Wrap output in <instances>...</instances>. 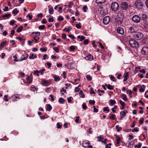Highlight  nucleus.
Listing matches in <instances>:
<instances>
[{
	"mask_svg": "<svg viewBox=\"0 0 148 148\" xmlns=\"http://www.w3.org/2000/svg\"><path fill=\"white\" fill-rule=\"evenodd\" d=\"M135 5L136 8L139 10L142 9L144 5L142 1L141 0H137L136 1Z\"/></svg>",
	"mask_w": 148,
	"mask_h": 148,
	"instance_id": "f257e3e1",
	"label": "nucleus"
},
{
	"mask_svg": "<svg viewBox=\"0 0 148 148\" xmlns=\"http://www.w3.org/2000/svg\"><path fill=\"white\" fill-rule=\"evenodd\" d=\"M124 14L122 13H119L117 16V21L119 24H121L123 22Z\"/></svg>",
	"mask_w": 148,
	"mask_h": 148,
	"instance_id": "f03ea898",
	"label": "nucleus"
},
{
	"mask_svg": "<svg viewBox=\"0 0 148 148\" xmlns=\"http://www.w3.org/2000/svg\"><path fill=\"white\" fill-rule=\"evenodd\" d=\"M143 34L139 32H136L134 34L133 36L136 40H140L143 37Z\"/></svg>",
	"mask_w": 148,
	"mask_h": 148,
	"instance_id": "7ed1b4c3",
	"label": "nucleus"
},
{
	"mask_svg": "<svg viewBox=\"0 0 148 148\" xmlns=\"http://www.w3.org/2000/svg\"><path fill=\"white\" fill-rule=\"evenodd\" d=\"M129 43L131 47L137 48L138 47V43L134 39H130L129 41Z\"/></svg>",
	"mask_w": 148,
	"mask_h": 148,
	"instance_id": "20e7f679",
	"label": "nucleus"
},
{
	"mask_svg": "<svg viewBox=\"0 0 148 148\" xmlns=\"http://www.w3.org/2000/svg\"><path fill=\"white\" fill-rule=\"evenodd\" d=\"M132 19L134 23H138L140 22L141 19L139 16L136 15L133 16Z\"/></svg>",
	"mask_w": 148,
	"mask_h": 148,
	"instance_id": "39448f33",
	"label": "nucleus"
},
{
	"mask_svg": "<svg viewBox=\"0 0 148 148\" xmlns=\"http://www.w3.org/2000/svg\"><path fill=\"white\" fill-rule=\"evenodd\" d=\"M119 8V4L117 2H113L111 5L112 10L114 11H117Z\"/></svg>",
	"mask_w": 148,
	"mask_h": 148,
	"instance_id": "423d86ee",
	"label": "nucleus"
},
{
	"mask_svg": "<svg viewBox=\"0 0 148 148\" xmlns=\"http://www.w3.org/2000/svg\"><path fill=\"white\" fill-rule=\"evenodd\" d=\"M41 84L43 86H47L50 84L51 81L50 80H46L44 79H42Z\"/></svg>",
	"mask_w": 148,
	"mask_h": 148,
	"instance_id": "0eeeda50",
	"label": "nucleus"
},
{
	"mask_svg": "<svg viewBox=\"0 0 148 148\" xmlns=\"http://www.w3.org/2000/svg\"><path fill=\"white\" fill-rule=\"evenodd\" d=\"M128 112L126 110L120 112V119L121 120H122L124 117L126 116V114Z\"/></svg>",
	"mask_w": 148,
	"mask_h": 148,
	"instance_id": "6e6552de",
	"label": "nucleus"
},
{
	"mask_svg": "<svg viewBox=\"0 0 148 148\" xmlns=\"http://www.w3.org/2000/svg\"><path fill=\"white\" fill-rule=\"evenodd\" d=\"M141 52L144 55L148 54V47H144L142 49Z\"/></svg>",
	"mask_w": 148,
	"mask_h": 148,
	"instance_id": "1a4fd4ad",
	"label": "nucleus"
},
{
	"mask_svg": "<svg viewBox=\"0 0 148 148\" xmlns=\"http://www.w3.org/2000/svg\"><path fill=\"white\" fill-rule=\"evenodd\" d=\"M110 18L109 16H107L105 17L103 20V23L105 25L108 24L110 22Z\"/></svg>",
	"mask_w": 148,
	"mask_h": 148,
	"instance_id": "9d476101",
	"label": "nucleus"
},
{
	"mask_svg": "<svg viewBox=\"0 0 148 148\" xmlns=\"http://www.w3.org/2000/svg\"><path fill=\"white\" fill-rule=\"evenodd\" d=\"M121 8L123 10H126L128 8V5L126 2H123L122 3Z\"/></svg>",
	"mask_w": 148,
	"mask_h": 148,
	"instance_id": "9b49d317",
	"label": "nucleus"
},
{
	"mask_svg": "<svg viewBox=\"0 0 148 148\" xmlns=\"http://www.w3.org/2000/svg\"><path fill=\"white\" fill-rule=\"evenodd\" d=\"M27 82L28 83V84H27V86L29 85V84L31 83L32 82V75H27Z\"/></svg>",
	"mask_w": 148,
	"mask_h": 148,
	"instance_id": "f8f14e48",
	"label": "nucleus"
},
{
	"mask_svg": "<svg viewBox=\"0 0 148 148\" xmlns=\"http://www.w3.org/2000/svg\"><path fill=\"white\" fill-rule=\"evenodd\" d=\"M135 27L134 26H130L128 28L129 31L131 33H135L136 32V31L135 28Z\"/></svg>",
	"mask_w": 148,
	"mask_h": 148,
	"instance_id": "ddd939ff",
	"label": "nucleus"
},
{
	"mask_svg": "<svg viewBox=\"0 0 148 148\" xmlns=\"http://www.w3.org/2000/svg\"><path fill=\"white\" fill-rule=\"evenodd\" d=\"M117 33L121 35H123L124 33L123 29L121 27H119L117 29Z\"/></svg>",
	"mask_w": 148,
	"mask_h": 148,
	"instance_id": "4468645a",
	"label": "nucleus"
},
{
	"mask_svg": "<svg viewBox=\"0 0 148 148\" xmlns=\"http://www.w3.org/2000/svg\"><path fill=\"white\" fill-rule=\"evenodd\" d=\"M142 20L145 21V22L147 21V19L148 18V16L145 14H142Z\"/></svg>",
	"mask_w": 148,
	"mask_h": 148,
	"instance_id": "2eb2a0df",
	"label": "nucleus"
},
{
	"mask_svg": "<svg viewBox=\"0 0 148 148\" xmlns=\"http://www.w3.org/2000/svg\"><path fill=\"white\" fill-rule=\"evenodd\" d=\"M93 56L90 54H89L88 56L85 57L86 60L89 61H91L93 59Z\"/></svg>",
	"mask_w": 148,
	"mask_h": 148,
	"instance_id": "dca6fc26",
	"label": "nucleus"
},
{
	"mask_svg": "<svg viewBox=\"0 0 148 148\" xmlns=\"http://www.w3.org/2000/svg\"><path fill=\"white\" fill-rule=\"evenodd\" d=\"M45 71V69H43L41 70H40V71H38V70L34 71V74H38V73H40L42 74L43 71Z\"/></svg>",
	"mask_w": 148,
	"mask_h": 148,
	"instance_id": "f3484780",
	"label": "nucleus"
},
{
	"mask_svg": "<svg viewBox=\"0 0 148 148\" xmlns=\"http://www.w3.org/2000/svg\"><path fill=\"white\" fill-rule=\"evenodd\" d=\"M48 7L49 8V13L50 14H53V7L50 5H49Z\"/></svg>",
	"mask_w": 148,
	"mask_h": 148,
	"instance_id": "a211bd4d",
	"label": "nucleus"
},
{
	"mask_svg": "<svg viewBox=\"0 0 148 148\" xmlns=\"http://www.w3.org/2000/svg\"><path fill=\"white\" fill-rule=\"evenodd\" d=\"M18 95L17 94H15L12 95L11 97V98H12V100L13 101H16V99L18 98Z\"/></svg>",
	"mask_w": 148,
	"mask_h": 148,
	"instance_id": "6ab92c4d",
	"label": "nucleus"
},
{
	"mask_svg": "<svg viewBox=\"0 0 148 148\" xmlns=\"http://www.w3.org/2000/svg\"><path fill=\"white\" fill-rule=\"evenodd\" d=\"M24 57L23 58L21 57V58L19 60H21V61H22L23 60H25L28 57V54H26L24 55Z\"/></svg>",
	"mask_w": 148,
	"mask_h": 148,
	"instance_id": "aec40b11",
	"label": "nucleus"
},
{
	"mask_svg": "<svg viewBox=\"0 0 148 148\" xmlns=\"http://www.w3.org/2000/svg\"><path fill=\"white\" fill-rule=\"evenodd\" d=\"M106 0H96V2L97 4H103L104 3Z\"/></svg>",
	"mask_w": 148,
	"mask_h": 148,
	"instance_id": "412c9836",
	"label": "nucleus"
},
{
	"mask_svg": "<svg viewBox=\"0 0 148 148\" xmlns=\"http://www.w3.org/2000/svg\"><path fill=\"white\" fill-rule=\"evenodd\" d=\"M121 96L122 99L125 101H127V99L125 95L123 94L121 95Z\"/></svg>",
	"mask_w": 148,
	"mask_h": 148,
	"instance_id": "4be33fe9",
	"label": "nucleus"
},
{
	"mask_svg": "<svg viewBox=\"0 0 148 148\" xmlns=\"http://www.w3.org/2000/svg\"><path fill=\"white\" fill-rule=\"evenodd\" d=\"M53 77L54 78V80L55 82H57L60 80V79L59 77L56 75H54L53 76Z\"/></svg>",
	"mask_w": 148,
	"mask_h": 148,
	"instance_id": "5701e85b",
	"label": "nucleus"
},
{
	"mask_svg": "<svg viewBox=\"0 0 148 148\" xmlns=\"http://www.w3.org/2000/svg\"><path fill=\"white\" fill-rule=\"evenodd\" d=\"M65 101V99L62 98H60L58 100V102L60 103H63Z\"/></svg>",
	"mask_w": 148,
	"mask_h": 148,
	"instance_id": "b1692460",
	"label": "nucleus"
},
{
	"mask_svg": "<svg viewBox=\"0 0 148 148\" xmlns=\"http://www.w3.org/2000/svg\"><path fill=\"white\" fill-rule=\"evenodd\" d=\"M140 67H136L134 71L135 73H138L140 71Z\"/></svg>",
	"mask_w": 148,
	"mask_h": 148,
	"instance_id": "393cba45",
	"label": "nucleus"
},
{
	"mask_svg": "<svg viewBox=\"0 0 148 148\" xmlns=\"http://www.w3.org/2000/svg\"><path fill=\"white\" fill-rule=\"evenodd\" d=\"M129 77V75H123V78H124L123 81H126Z\"/></svg>",
	"mask_w": 148,
	"mask_h": 148,
	"instance_id": "a878e982",
	"label": "nucleus"
},
{
	"mask_svg": "<svg viewBox=\"0 0 148 148\" xmlns=\"http://www.w3.org/2000/svg\"><path fill=\"white\" fill-rule=\"evenodd\" d=\"M46 110L49 111H50L52 109V107L49 104H47V106Z\"/></svg>",
	"mask_w": 148,
	"mask_h": 148,
	"instance_id": "bb28decb",
	"label": "nucleus"
},
{
	"mask_svg": "<svg viewBox=\"0 0 148 148\" xmlns=\"http://www.w3.org/2000/svg\"><path fill=\"white\" fill-rule=\"evenodd\" d=\"M89 143L87 142H84L82 144L83 146L84 147H88L89 145Z\"/></svg>",
	"mask_w": 148,
	"mask_h": 148,
	"instance_id": "cd10ccee",
	"label": "nucleus"
},
{
	"mask_svg": "<svg viewBox=\"0 0 148 148\" xmlns=\"http://www.w3.org/2000/svg\"><path fill=\"white\" fill-rule=\"evenodd\" d=\"M77 38L80 39L81 41H82L85 39V37L83 36H77Z\"/></svg>",
	"mask_w": 148,
	"mask_h": 148,
	"instance_id": "c85d7f7f",
	"label": "nucleus"
},
{
	"mask_svg": "<svg viewBox=\"0 0 148 148\" xmlns=\"http://www.w3.org/2000/svg\"><path fill=\"white\" fill-rule=\"evenodd\" d=\"M116 117L115 114H111L109 116V119L112 120H114L115 117Z\"/></svg>",
	"mask_w": 148,
	"mask_h": 148,
	"instance_id": "c756f323",
	"label": "nucleus"
},
{
	"mask_svg": "<svg viewBox=\"0 0 148 148\" xmlns=\"http://www.w3.org/2000/svg\"><path fill=\"white\" fill-rule=\"evenodd\" d=\"M7 43V42L6 41H4L1 42L0 45V47H3L4 46L6 45Z\"/></svg>",
	"mask_w": 148,
	"mask_h": 148,
	"instance_id": "7c9ffc66",
	"label": "nucleus"
},
{
	"mask_svg": "<svg viewBox=\"0 0 148 148\" xmlns=\"http://www.w3.org/2000/svg\"><path fill=\"white\" fill-rule=\"evenodd\" d=\"M19 12L17 8H15L14 9L12 12L13 14H16L17 13H18Z\"/></svg>",
	"mask_w": 148,
	"mask_h": 148,
	"instance_id": "2f4dec72",
	"label": "nucleus"
},
{
	"mask_svg": "<svg viewBox=\"0 0 148 148\" xmlns=\"http://www.w3.org/2000/svg\"><path fill=\"white\" fill-rule=\"evenodd\" d=\"M71 29V27H69L67 28H65L63 29V31H66L67 32H69L70 30Z\"/></svg>",
	"mask_w": 148,
	"mask_h": 148,
	"instance_id": "473e14b6",
	"label": "nucleus"
},
{
	"mask_svg": "<svg viewBox=\"0 0 148 148\" xmlns=\"http://www.w3.org/2000/svg\"><path fill=\"white\" fill-rule=\"evenodd\" d=\"M23 27L22 26H20L17 29L16 31L18 33L21 32L23 29Z\"/></svg>",
	"mask_w": 148,
	"mask_h": 148,
	"instance_id": "72a5a7b5",
	"label": "nucleus"
},
{
	"mask_svg": "<svg viewBox=\"0 0 148 148\" xmlns=\"http://www.w3.org/2000/svg\"><path fill=\"white\" fill-rule=\"evenodd\" d=\"M40 33L39 32H33L32 33V35H35L37 36H39L40 35Z\"/></svg>",
	"mask_w": 148,
	"mask_h": 148,
	"instance_id": "f704fd0d",
	"label": "nucleus"
},
{
	"mask_svg": "<svg viewBox=\"0 0 148 148\" xmlns=\"http://www.w3.org/2000/svg\"><path fill=\"white\" fill-rule=\"evenodd\" d=\"M11 16V14H4L2 16V17L3 18H8L9 17H10Z\"/></svg>",
	"mask_w": 148,
	"mask_h": 148,
	"instance_id": "c9c22d12",
	"label": "nucleus"
},
{
	"mask_svg": "<svg viewBox=\"0 0 148 148\" xmlns=\"http://www.w3.org/2000/svg\"><path fill=\"white\" fill-rule=\"evenodd\" d=\"M116 129L118 132H119L121 130V128L119 127V125H117L116 126Z\"/></svg>",
	"mask_w": 148,
	"mask_h": 148,
	"instance_id": "e433bc0d",
	"label": "nucleus"
},
{
	"mask_svg": "<svg viewBox=\"0 0 148 148\" xmlns=\"http://www.w3.org/2000/svg\"><path fill=\"white\" fill-rule=\"evenodd\" d=\"M86 78L88 81H90L92 79V77L90 76L89 75H87L86 76Z\"/></svg>",
	"mask_w": 148,
	"mask_h": 148,
	"instance_id": "4c0bfd02",
	"label": "nucleus"
},
{
	"mask_svg": "<svg viewBox=\"0 0 148 148\" xmlns=\"http://www.w3.org/2000/svg\"><path fill=\"white\" fill-rule=\"evenodd\" d=\"M107 88L109 90H112L113 88V86L110 84H108Z\"/></svg>",
	"mask_w": 148,
	"mask_h": 148,
	"instance_id": "58836bf2",
	"label": "nucleus"
},
{
	"mask_svg": "<svg viewBox=\"0 0 148 148\" xmlns=\"http://www.w3.org/2000/svg\"><path fill=\"white\" fill-rule=\"evenodd\" d=\"M144 121V119L143 118H140L139 120V124H142L143 123Z\"/></svg>",
	"mask_w": 148,
	"mask_h": 148,
	"instance_id": "ea45409f",
	"label": "nucleus"
},
{
	"mask_svg": "<svg viewBox=\"0 0 148 148\" xmlns=\"http://www.w3.org/2000/svg\"><path fill=\"white\" fill-rule=\"evenodd\" d=\"M89 103L90 104L94 105L95 103V100H89Z\"/></svg>",
	"mask_w": 148,
	"mask_h": 148,
	"instance_id": "a19ab883",
	"label": "nucleus"
},
{
	"mask_svg": "<svg viewBox=\"0 0 148 148\" xmlns=\"http://www.w3.org/2000/svg\"><path fill=\"white\" fill-rule=\"evenodd\" d=\"M142 145L141 143H139L138 144V145H135L134 146V147H137L138 148H141V147Z\"/></svg>",
	"mask_w": 148,
	"mask_h": 148,
	"instance_id": "79ce46f5",
	"label": "nucleus"
},
{
	"mask_svg": "<svg viewBox=\"0 0 148 148\" xmlns=\"http://www.w3.org/2000/svg\"><path fill=\"white\" fill-rule=\"evenodd\" d=\"M110 104L111 105H114L116 103V101L114 100L113 99H110Z\"/></svg>",
	"mask_w": 148,
	"mask_h": 148,
	"instance_id": "37998d69",
	"label": "nucleus"
},
{
	"mask_svg": "<svg viewBox=\"0 0 148 148\" xmlns=\"http://www.w3.org/2000/svg\"><path fill=\"white\" fill-rule=\"evenodd\" d=\"M139 72L140 73H142L143 74H145L146 73V71L144 69H141V68L140 69V71Z\"/></svg>",
	"mask_w": 148,
	"mask_h": 148,
	"instance_id": "c03bdc74",
	"label": "nucleus"
},
{
	"mask_svg": "<svg viewBox=\"0 0 148 148\" xmlns=\"http://www.w3.org/2000/svg\"><path fill=\"white\" fill-rule=\"evenodd\" d=\"M45 25H41L40 26L38 27V29H45Z\"/></svg>",
	"mask_w": 148,
	"mask_h": 148,
	"instance_id": "a18cd8bd",
	"label": "nucleus"
},
{
	"mask_svg": "<svg viewBox=\"0 0 148 148\" xmlns=\"http://www.w3.org/2000/svg\"><path fill=\"white\" fill-rule=\"evenodd\" d=\"M103 110L104 111H107V112H109L110 111V110L108 107H107L104 108L103 109Z\"/></svg>",
	"mask_w": 148,
	"mask_h": 148,
	"instance_id": "49530a36",
	"label": "nucleus"
},
{
	"mask_svg": "<svg viewBox=\"0 0 148 148\" xmlns=\"http://www.w3.org/2000/svg\"><path fill=\"white\" fill-rule=\"evenodd\" d=\"M61 92H62V95H64V93H65L66 91L64 88H62V90H60Z\"/></svg>",
	"mask_w": 148,
	"mask_h": 148,
	"instance_id": "de8ad7c7",
	"label": "nucleus"
},
{
	"mask_svg": "<svg viewBox=\"0 0 148 148\" xmlns=\"http://www.w3.org/2000/svg\"><path fill=\"white\" fill-rule=\"evenodd\" d=\"M88 9V8L87 6L86 5H85L83 7V11L84 12H86L87 10Z\"/></svg>",
	"mask_w": 148,
	"mask_h": 148,
	"instance_id": "09e8293b",
	"label": "nucleus"
},
{
	"mask_svg": "<svg viewBox=\"0 0 148 148\" xmlns=\"http://www.w3.org/2000/svg\"><path fill=\"white\" fill-rule=\"evenodd\" d=\"M8 96L7 95H5L3 99L6 102L8 101Z\"/></svg>",
	"mask_w": 148,
	"mask_h": 148,
	"instance_id": "8fccbe9b",
	"label": "nucleus"
},
{
	"mask_svg": "<svg viewBox=\"0 0 148 148\" xmlns=\"http://www.w3.org/2000/svg\"><path fill=\"white\" fill-rule=\"evenodd\" d=\"M82 108L85 110H86L87 108V107L85 103H84L82 104Z\"/></svg>",
	"mask_w": 148,
	"mask_h": 148,
	"instance_id": "3c124183",
	"label": "nucleus"
},
{
	"mask_svg": "<svg viewBox=\"0 0 148 148\" xmlns=\"http://www.w3.org/2000/svg\"><path fill=\"white\" fill-rule=\"evenodd\" d=\"M97 138H98L99 139L98 140V141H99V142H101V141H102L101 140L103 139V137H101V136H97Z\"/></svg>",
	"mask_w": 148,
	"mask_h": 148,
	"instance_id": "603ef678",
	"label": "nucleus"
},
{
	"mask_svg": "<svg viewBox=\"0 0 148 148\" xmlns=\"http://www.w3.org/2000/svg\"><path fill=\"white\" fill-rule=\"evenodd\" d=\"M70 49L71 51H73L75 49V47L74 46H71L70 47Z\"/></svg>",
	"mask_w": 148,
	"mask_h": 148,
	"instance_id": "864d4df0",
	"label": "nucleus"
},
{
	"mask_svg": "<svg viewBox=\"0 0 148 148\" xmlns=\"http://www.w3.org/2000/svg\"><path fill=\"white\" fill-rule=\"evenodd\" d=\"M57 19L59 21H63L64 20V18L62 17L61 16H60Z\"/></svg>",
	"mask_w": 148,
	"mask_h": 148,
	"instance_id": "5fc2aeb1",
	"label": "nucleus"
},
{
	"mask_svg": "<svg viewBox=\"0 0 148 148\" xmlns=\"http://www.w3.org/2000/svg\"><path fill=\"white\" fill-rule=\"evenodd\" d=\"M53 49L57 53H58L59 51V49L57 47H55L53 48Z\"/></svg>",
	"mask_w": 148,
	"mask_h": 148,
	"instance_id": "6e6d98bb",
	"label": "nucleus"
},
{
	"mask_svg": "<svg viewBox=\"0 0 148 148\" xmlns=\"http://www.w3.org/2000/svg\"><path fill=\"white\" fill-rule=\"evenodd\" d=\"M68 36L69 37L71 38L73 40L75 38V36L72 34H69Z\"/></svg>",
	"mask_w": 148,
	"mask_h": 148,
	"instance_id": "4d7b16f0",
	"label": "nucleus"
},
{
	"mask_svg": "<svg viewBox=\"0 0 148 148\" xmlns=\"http://www.w3.org/2000/svg\"><path fill=\"white\" fill-rule=\"evenodd\" d=\"M110 79L112 81L114 82L116 81V79L113 76H111L110 77Z\"/></svg>",
	"mask_w": 148,
	"mask_h": 148,
	"instance_id": "13d9d810",
	"label": "nucleus"
},
{
	"mask_svg": "<svg viewBox=\"0 0 148 148\" xmlns=\"http://www.w3.org/2000/svg\"><path fill=\"white\" fill-rule=\"evenodd\" d=\"M94 110H93V112H98V110L97 109H96L95 107V106H93Z\"/></svg>",
	"mask_w": 148,
	"mask_h": 148,
	"instance_id": "bf43d9fd",
	"label": "nucleus"
},
{
	"mask_svg": "<svg viewBox=\"0 0 148 148\" xmlns=\"http://www.w3.org/2000/svg\"><path fill=\"white\" fill-rule=\"evenodd\" d=\"M79 116H77L76 117V119L75 120V121L77 123H78L79 120Z\"/></svg>",
	"mask_w": 148,
	"mask_h": 148,
	"instance_id": "052dcab7",
	"label": "nucleus"
},
{
	"mask_svg": "<svg viewBox=\"0 0 148 148\" xmlns=\"http://www.w3.org/2000/svg\"><path fill=\"white\" fill-rule=\"evenodd\" d=\"M16 39H18L20 40H21V41H22V40H25V38H21L19 37H17L16 38Z\"/></svg>",
	"mask_w": 148,
	"mask_h": 148,
	"instance_id": "680f3d73",
	"label": "nucleus"
},
{
	"mask_svg": "<svg viewBox=\"0 0 148 148\" xmlns=\"http://www.w3.org/2000/svg\"><path fill=\"white\" fill-rule=\"evenodd\" d=\"M89 40L88 39H86L84 41V44L87 45L88 44V43Z\"/></svg>",
	"mask_w": 148,
	"mask_h": 148,
	"instance_id": "e2e57ef3",
	"label": "nucleus"
},
{
	"mask_svg": "<svg viewBox=\"0 0 148 148\" xmlns=\"http://www.w3.org/2000/svg\"><path fill=\"white\" fill-rule=\"evenodd\" d=\"M57 128L58 129L60 128L62 126V125L60 124V123H58L57 124Z\"/></svg>",
	"mask_w": 148,
	"mask_h": 148,
	"instance_id": "0e129e2a",
	"label": "nucleus"
},
{
	"mask_svg": "<svg viewBox=\"0 0 148 148\" xmlns=\"http://www.w3.org/2000/svg\"><path fill=\"white\" fill-rule=\"evenodd\" d=\"M72 97H68L67 98V101L69 103H70L72 101Z\"/></svg>",
	"mask_w": 148,
	"mask_h": 148,
	"instance_id": "69168bd1",
	"label": "nucleus"
},
{
	"mask_svg": "<svg viewBox=\"0 0 148 148\" xmlns=\"http://www.w3.org/2000/svg\"><path fill=\"white\" fill-rule=\"evenodd\" d=\"M54 21V19L53 18V17H52L51 18H49L48 20L49 22H52Z\"/></svg>",
	"mask_w": 148,
	"mask_h": 148,
	"instance_id": "338daca9",
	"label": "nucleus"
},
{
	"mask_svg": "<svg viewBox=\"0 0 148 148\" xmlns=\"http://www.w3.org/2000/svg\"><path fill=\"white\" fill-rule=\"evenodd\" d=\"M111 145V144L110 143L109 144H106L105 148H111L110 146Z\"/></svg>",
	"mask_w": 148,
	"mask_h": 148,
	"instance_id": "774afa93",
	"label": "nucleus"
}]
</instances>
